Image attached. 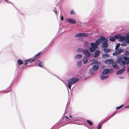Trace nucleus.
<instances>
[{
	"mask_svg": "<svg viewBox=\"0 0 129 129\" xmlns=\"http://www.w3.org/2000/svg\"><path fill=\"white\" fill-rule=\"evenodd\" d=\"M127 71H128V72L129 73V67L128 68Z\"/></svg>",
	"mask_w": 129,
	"mask_h": 129,
	"instance_id": "nucleus-44",
	"label": "nucleus"
},
{
	"mask_svg": "<svg viewBox=\"0 0 129 129\" xmlns=\"http://www.w3.org/2000/svg\"><path fill=\"white\" fill-rule=\"evenodd\" d=\"M100 62L98 61L96 59H95L93 60L92 62L91 63V64H99Z\"/></svg>",
	"mask_w": 129,
	"mask_h": 129,
	"instance_id": "nucleus-21",
	"label": "nucleus"
},
{
	"mask_svg": "<svg viewBox=\"0 0 129 129\" xmlns=\"http://www.w3.org/2000/svg\"><path fill=\"white\" fill-rule=\"evenodd\" d=\"M36 59L35 58H31L29 59L26 60L25 62H28V63H30L31 62L34 61Z\"/></svg>",
	"mask_w": 129,
	"mask_h": 129,
	"instance_id": "nucleus-11",
	"label": "nucleus"
},
{
	"mask_svg": "<svg viewBox=\"0 0 129 129\" xmlns=\"http://www.w3.org/2000/svg\"><path fill=\"white\" fill-rule=\"evenodd\" d=\"M126 108H129V106H126Z\"/></svg>",
	"mask_w": 129,
	"mask_h": 129,
	"instance_id": "nucleus-46",
	"label": "nucleus"
},
{
	"mask_svg": "<svg viewBox=\"0 0 129 129\" xmlns=\"http://www.w3.org/2000/svg\"><path fill=\"white\" fill-rule=\"evenodd\" d=\"M103 51L106 53H108L110 52V50L109 49L104 48L103 49Z\"/></svg>",
	"mask_w": 129,
	"mask_h": 129,
	"instance_id": "nucleus-26",
	"label": "nucleus"
},
{
	"mask_svg": "<svg viewBox=\"0 0 129 129\" xmlns=\"http://www.w3.org/2000/svg\"><path fill=\"white\" fill-rule=\"evenodd\" d=\"M82 62L81 60H79L77 61V66L80 68L81 66Z\"/></svg>",
	"mask_w": 129,
	"mask_h": 129,
	"instance_id": "nucleus-24",
	"label": "nucleus"
},
{
	"mask_svg": "<svg viewBox=\"0 0 129 129\" xmlns=\"http://www.w3.org/2000/svg\"><path fill=\"white\" fill-rule=\"evenodd\" d=\"M109 56L108 54L104 53L103 54L102 57L103 58L105 59L106 58L108 57Z\"/></svg>",
	"mask_w": 129,
	"mask_h": 129,
	"instance_id": "nucleus-25",
	"label": "nucleus"
},
{
	"mask_svg": "<svg viewBox=\"0 0 129 129\" xmlns=\"http://www.w3.org/2000/svg\"><path fill=\"white\" fill-rule=\"evenodd\" d=\"M37 64L39 67H42L43 66L44 64L43 62L41 61H38L37 62Z\"/></svg>",
	"mask_w": 129,
	"mask_h": 129,
	"instance_id": "nucleus-14",
	"label": "nucleus"
},
{
	"mask_svg": "<svg viewBox=\"0 0 129 129\" xmlns=\"http://www.w3.org/2000/svg\"><path fill=\"white\" fill-rule=\"evenodd\" d=\"M120 46V44H117L116 45L115 48V50H116V49H118V48Z\"/></svg>",
	"mask_w": 129,
	"mask_h": 129,
	"instance_id": "nucleus-36",
	"label": "nucleus"
},
{
	"mask_svg": "<svg viewBox=\"0 0 129 129\" xmlns=\"http://www.w3.org/2000/svg\"><path fill=\"white\" fill-rule=\"evenodd\" d=\"M102 41L100 39V38L98 39L95 41V44L98 45L102 43Z\"/></svg>",
	"mask_w": 129,
	"mask_h": 129,
	"instance_id": "nucleus-13",
	"label": "nucleus"
},
{
	"mask_svg": "<svg viewBox=\"0 0 129 129\" xmlns=\"http://www.w3.org/2000/svg\"><path fill=\"white\" fill-rule=\"evenodd\" d=\"M99 68V66L97 65L94 66L92 67V69L94 70H97Z\"/></svg>",
	"mask_w": 129,
	"mask_h": 129,
	"instance_id": "nucleus-23",
	"label": "nucleus"
},
{
	"mask_svg": "<svg viewBox=\"0 0 129 129\" xmlns=\"http://www.w3.org/2000/svg\"><path fill=\"white\" fill-rule=\"evenodd\" d=\"M87 57L85 56L84 57L83 60V62L84 64H86L87 62L88 59Z\"/></svg>",
	"mask_w": 129,
	"mask_h": 129,
	"instance_id": "nucleus-18",
	"label": "nucleus"
},
{
	"mask_svg": "<svg viewBox=\"0 0 129 129\" xmlns=\"http://www.w3.org/2000/svg\"><path fill=\"white\" fill-rule=\"evenodd\" d=\"M63 19V17L62 15L61 16V20L62 21Z\"/></svg>",
	"mask_w": 129,
	"mask_h": 129,
	"instance_id": "nucleus-40",
	"label": "nucleus"
},
{
	"mask_svg": "<svg viewBox=\"0 0 129 129\" xmlns=\"http://www.w3.org/2000/svg\"><path fill=\"white\" fill-rule=\"evenodd\" d=\"M79 80L78 79L75 78H72L68 79L67 81V86L68 88L71 89L72 84L77 82Z\"/></svg>",
	"mask_w": 129,
	"mask_h": 129,
	"instance_id": "nucleus-2",
	"label": "nucleus"
},
{
	"mask_svg": "<svg viewBox=\"0 0 129 129\" xmlns=\"http://www.w3.org/2000/svg\"><path fill=\"white\" fill-rule=\"evenodd\" d=\"M83 53L86 56V57H89L90 56V54L89 51L86 49H84L82 50Z\"/></svg>",
	"mask_w": 129,
	"mask_h": 129,
	"instance_id": "nucleus-7",
	"label": "nucleus"
},
{
	"mask_svg": "<svg viewBox=\"0 0 129 129\" xmlns=\"http://www.w3.org/2000/svg\"><path fill=\"white\" fill-rule=\"evenodd\" d=\"M123 104H122L119 107H116V109H120L121 108L122 106H123Z\"/></svg>",
	"mask_w": 129,
	"mask_h": 129,
	"instance_id": "nucleus-37",
	"label": "nucleus"
},
{
	"mask_svg": "<svg viewBox=\"0 0 129 129\" xmlns=\"http://www.w3.org/2000/svg\"><path fill=\"white\" fill-rule=\"evenodd\" d=\"M100 39L102 41L101 44V47L103 48H106L108 46V40L104 36H101Z\"/></svg>",
	"mask_w": 129,
	"mask_h": 129,
	"instance_id": "nucleus-3",
	"label": "nucleus"
},
{
	"mask_svg": "<svg viewBox=\"0 0 129 129\" xmlns=\"http://www.w3.org/2000/svg\"><path fill=\"white\" fill-rule=\"evenodd\" d=\"M117 62L121 66H125L126 64H129V57L125 56L123 57L119 56L117 58Z\"/></svg>",
	"mask_w": 129,
	"mask_h": 129,
	"instance_id": "nucleus-1",
	"label": "nucleus"
},
{
	"mask_svg": "<svg viewBox=\"0 0 129 129\" xmlns=\"http://www.w3.org/2000/svg\"><path fill=\"white\" fill-rule=\"evenodd\" d=\"M28 63V62H27L26 63H25L24 64L25 65H26Z\"/></svg>",
	"mask_w": 129,
	"mask_h": 129,
	"instance_id": "nucleus-43",
	"label": "nucleus"
},
{
	"mask_svg": "<svg viewBox=\"0 0 129 129\" xmlns=\"http://www.w3.org/2000/svg\"><path fill=\"white\" fill-rule=\"evenodd\" d=\"M127 43L126 42H125L121 44V45L122 46H126Z\"/></svg>",
	"mask_w": 129,
	"mask_h": 129,
	"instance_id": "nucleus-39",
	"label": "nucleus"
},
{
	"mask_svg": "<svg viewBox=\"0 0 129 129\" xmlns=\"http://www.w3.org/2000/svg\"><path fill=\"white\" fill-rule=\"evenodd\" d=\"M102 127V125L101 123L98 124L97 125V129H101Z\"/></svg>",
	"mask_w": 129,
	"mask_h": 129,
	"instance_id": "nucleus-31",
	"label": "nucleus"
},
{
	"mask_svg": "<svg viewBox=\"0 0 129 129\" xmlns=\"http://www.w3.org/2000/svg\"><path fill=\"white\" fill-rule=\"evenodd\" d=\"M109 72V70L108 69H105L103 71L102 73L103 75H106Z\"/></svg>",
	"mask_w": 129,
	"mask_h": 129,
	"instance_id": "nucleus-16",
	"label": "nucleus"
},
{
	"mask_svg": "<svg viewBox=\"0 0 129 129\" xmlns=\"http://www.w3.org/2000/svg\"><path fill=\"white\" fill-rule=\"evenodd\" d=\"M65 117L67 119H69V118L67 116H66Z\"/></svg>",
	"mask_w": 129,
	"mask_h": 129,
	"instance_id": "nucleus-45",
	"label": "nucleus"
},
{
	"mask_svg": "<svg viewBox=\"0 0 129 129\" xmlns=\"http://www.w3.org/2000/svg\"><path fill=\"white\" fill-rule=\"evenodd\" d=\"M87 122L90 125H92L93 124L92 122L90 120H87Z\"/></svg>",
	"mask_w": 129,
	"mask_h": 129,
	"instance_id": "nucleus-30",
	"label": "nucleus"
},
{
	"mask_svg": "<svg viewBox=\"0 0 129 129\" xmlns=\"http://www.w3.org/2000/svg\"><path fill=\"white\" fill-rule=\"evenodd\" d=\"M90 45L92 47L94 48L95 49L98 47V45L94 43H91L90 44Z\"/></svg>",
	"mask_w": 129,
	"mask_h": 129,
	"instance_id": "nucleus-19",
	"label": "nucleus"
},
{
	"mask_svg": "<svg viewBox=\"0 0 129 129\" xmlns=\"http://www.w3.org/2000/svg\"><path fill=\"white\" fill-rule=\"evenodd\" d=\"M18 63L20 65L22 64L23 63L21 59H18Z\"/></svg>",
	"mask_w": 129,
	"mask_h": 129,
	"instance_id": "nucleus-29",
	"label": "nucleus"
},
{
	"mask_svg": "<svg viewBox=\"0 0 129 129\" xmlns=\"http://www.w3.org/2000/svg\"><path fill=\"white\" fill-rule=\"evenodd\" d=\"M82 49L80 48H79L77 49V52L78 53H80L81 51H82Z\"/></svg>",
	"mask_w": 129,
	"mask_h": 129,
	"instance_id": "nucleus-35",
	"label": "nucleus"
},
{
	"mask_svg": "<svg viewBox=\"0 0 129 129\" xmlns=\"http://www.w3.org/2000/svg\"><path fill=\"white\" fill-rule=\"evenodd\" d=\"M70 14L71 15L75 14V12L73 10H71L70 12Z\"/></svg>",
	"mask_w": 129,
	"mask_h": 129,
	"instance_id": "nucleus-34",
	"label": "nucleus"
},
{
	"mask_svg": "<svg viewBox=\"0 0 129 129\" xmlns=\"http://www.w3.org/2000/svg\"><path fill=\"white\" fill-rule=\"evenodd\" d=\"M5 0L6 1H7V0Z\"/></svg>",
	"mask_w": 129,
	"mask_h": 129,
	"instance_id": "nucleus-49",
	"label": "nucleus"
},
{
	"mask_svg": "<svg viewBox=\"0 0 129 129\" xmlns=\"http://www.w3.org/2000/svg\"><path fill=\"white\" fill-rule=\"evenodd\" d=\"M120 36L119 35H115L114 36V37L115 39H119Z\"/></svg>",
	"mask_w": 129,
	"mask_h": 129,
	"instance_id": "nucleus-32",
	"label": "nucleus"
},
{
	"mask_svg": "<svg viewBox=\"0 0 129 129\" xmlns=\"http://www.w3.org/2000/svg\"><path fill=\"white\" fill-rule=\"evenodd\" d=\"M41 53V52H40L36 54L35 56H34V58H35V57L38 56H39Z\"/></svg>",
	"mask_w": 129,
	"mask_h": 129,
	"instance_id": "nucleus-38",
	"label": "nucleus"
},
{
	"mask_svg": "<svg viewBox=\"0 0 129 129\" xmlns=\"http://www.w3.org/2000/svg\"><path fill=\"white\" fill-rule=\"evenodd\" d=\"M123 49L120 48L119 49L115 50V52L113 53L112 54L113 56L117 55L123 52Z\"/></svg>",
	"mask_w": 129,
	"mask_h": 129,
	"instance_id": "nucleus-4",
	"label": "nucleus"
},
{
	"mask_svg": "<svg viewBox=\"0 0 129 129\" xmlns=\"http://www.w3.org/2000/svg\"><path fill=\"white\" fill-rule=\"evenodd\" d=\"M74 57L75 58L78 59L81 58L82 57V55L81 54H78L75 55Z\"/></svg>",
	"mask_w": 129,
	"mask_h": 129,
	"instance_id": "nucleus-10",
	"label": "nucleus"
},
{
	"mask_svg": "<svg viewBox=\"0 0 129 129\" xmlns=\"http://www.w3.org/2000/svg\"><path fill=\"white\" fill-rule=\"evenodd\" d=\"M107 120H105V121H103V122H102V123H104V122H105Z\"/></svg>",
	"mask_w": 129,
	"mask_h": 129,
	"instance_id": "nucleus-42",
	"label": "nucleus"
},
{
	"mask_svg": "<svg viewBox=\"0 0 129 129\" xmlns=\"http://www.w3.org/2000/svg\"><path fill=\"white\" fill-rule=\"evenodd\" d=\"M88 35V34L81 33L77 34L75 35V37L76 38H78L82 37H85L87 36Z\"/></svg>",
	"mask_w": 129,
	"mask_h": 129,
	"instance_id": "nucleus-5",
	"label": "nucleus"
},
{
	"mask_svg": "<svg viewBox=\"0 0 129 129\" xmlns=\"http://www.w3.org/2000/svg\"><path fill=\"white\" fill-rule=\"evenodd\" d=\"M69 119V120H71V119H70V118H69V119Z\"/></svg>",
	"mask_w": 129,
	"mask_h": 129,
	"instance_id": "nucleus-48",
	"label": "nucleus"
},
{
	"mask_svg": "<svg viewBox=\"0 0 129 129\" xmlns=\"http://www.w3.org/2000/svg\"><path fill=\"white\" fill-rule=\"evenodd\" d=\"M125 55L126 56H128L129 55V51H128L126 50L125 51Z\"/></svg>",
	"mask_w": 129,
	"mask_h": 129,
	"instance_id": "nucleus-33",
	"label": "nucleus"
},
{
	"mask_svg": "<svg viewBox=\"0 0 129 129\" xmlns=\"http://www.w3.org/2000/svg\"><path fill=\"white\" fill-rule=\"evenodd\" d=\"M109 40L112 42H114L115 40V39L114 37H111L109 38Z\"/></svg>",
	"mask_w": 129,
	"mask_h": 129,
	"instance_id": "nucleus-28",
	"label": "nucleus"
},
{
	"mask_svg": "<svg viewBox=\"0 0 129 129\" xmlns=\"http://www.w3.org/2000/svg\"><path fill=\"white\" fill-rule=\"evenodd\" d=\"M66 20L68 23H70L74 24L76 23V21L73 18H68L66 19Z\"/></svg>",
	"mask_w": 129,
	"mask_h": 129,
	"instance_id": "nucleus-6",
	"label": "nucleus"
},
{
	"mask_svg": "<svg viewBox=\"0 0 129 129\" xmlns=\"http://www.w3.org/2000/svg\"><path fill=\"white\" fill-rule=\"evenodd\" d=\"M117 63H114L112 65L113 67L114 68H115L116 69H117L118 68L117 66Z\"/></svg>",
	"mask_w": 129,
	"mask_h": 129,
	"instance_id": "nucleus-22",
	"label": "nucleus"
},
{
	"mask_svg": "<svg viewBox=\"0 0 129 129\" xmlns=\"http://www.w3.org/2000/svg\"><path fill=\"white\" fill-rule=\"evenodd\" d=\"M108 75L103 76L101 75V79L102 80H105L108 78L109 77Z\"/></svg>",
	"mask_w": 129,
	"mask_h": 129,
	"instance_id": "nucleus-20",
	"label": "nucleus"
},
{
	"mask_svg": "<svg viewBox=\"0 0 129 129\" xmlns=\"http://www.w3.org/2000/svg\"><path fill=\"white\" fill-rule=\"evenodd\" d=\"M100 50L96 51L94 53V57H98L100 54Z\"/></svg>",
	"mask_w": 129,
	"mask_h": 129,
	"instance_id": "nucleus-12",
	"label": "nucleus"
},
{
	"mask_svg": "<svg viewBox=\"0 0 129 129\" xmlns=\"http://www.w3.org/2000/svg\"><path fill=\"white\" fill-rule=\"evenodd\" d=\"M119 41L121 42L123 41H125V37L124 36H120L119 38Z\"/></svg>",
	"mask_w": 129,
	"mask_h": 129,
	"instance_id": "nucleus-15",
	"label": "nucleus"
},
{
	"mask_svg": "<svg viewBox=\"0 0 129 129\" xmlns=\"http://www.w3.org/2000/svg\"><path fill=\"white\" fill-rule=\"evenodd\" d=\"M70 118H71L72 116H70Z\"/></svg>",
	"mask_w": 129,
	"mask_h": 129,
	"instance_id": "nucleus-47",
	"label": "nucleus"
},
{
	"mask_svg": "<svg viewBox=\"0 0 129 129\" xmlns=\"http://www.w3.org/2000/svg\"><path fill=\"white\" fill-rule=\"evenodd\" d=\"M53 11L55 13V14L56 15L57 13V11L56 10H54Z\"/></svg>",
	"mask_w": 129,
	"mask_h": 129,
	"instance_id": "nucleus-41",
	"label": "nucleus"
},
{
	"mask_svg": "<svg viewBox=\"0 0 129 129\" xmlns=\"http://www.w3.org/2000/svg\"><path fill=\"white\" fill-rule=\"evenodd\" d=\"M125 66H124L123 67V68L121 69H120V70L118 71L116 73L117 75H119L123 73L125 71Z\"/></svg>",
	"mask_w": 129,
	"mask_h": 129,
	"instance_id": "nucleus-9",
	"label": "nucleus"
},
{
	"mask_svg": "<svg viewBox=\"0 0 129 129\" xmlns=\"http://www.w3.org/2000/svg\"><path fill=\"white\" fill-rule=\"evenodd\" d=\"M114 60L113 59H108L105 61V63L107 64H111L113 63Z\"/></svg>",
	"mask_w": 129,
	"mask_h": 129,
	"instance_id": "nucleus-8",
	"label": "nucleus"
},
{
	"mask_svg": "<svg viewBox=\"0 0 129 129\" xmlns=\"http://www.w3.org/2000/svg\"><path fill=\"white\" fill-rule=\"evenodd\" d=\"M95 49L92 47H90L89 49V51L91 53L95 51Z\"/></svg>",
	"mask_w": 129,
	"mask_h": 129,
	"instance_id": "nucleus-27",
	"label": "nucleus"
},
{
	"mask_svg": "<svg viewBox=\"0 0 129 129\" xmlns=\"http://www.w3.org/2000/svg\"><path fill=\"white\" fill-rule=\"evenodd\" d=\"M125 42L129 43V34L126 35L125 37Z\"/></svg>",
	"mask_w": 129,
	"mask_h": 129,
	"instance_id": "nucleus-17",
	"label": "nucleus"
}]
</instances>
